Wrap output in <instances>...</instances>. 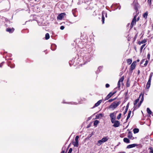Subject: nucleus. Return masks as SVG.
<instances>
[{"instance_id": "obj_1", "label": "nucleus", "mask_w": 153, "mask_h": 153, "mask_svg": "<svg viewBox=\"0 0 153 153\" xmlns=\"http://www.w3.org/2000/svg\"><path fill=\"white\" fill-rule=\"evenodd\" d=\"M93 53L91 52L89 53H88L84 56L83 59L84 60H86V61L89 62L93 56Z\"/></svg>"}, {"instance_id": "obj_2", "label": "nucleus", "mask_w": 153, "mask_h": 153, "mask_svg": "<svg viewBox=\"0 0 153 153\" xmlns=\"http://www.w3.org/2000/svg\"><path fill=\"white\" fill-rule=\"evenodd\" d=\"M120 103V101H114L111 103L109 106V108H111L112 110H114L115 108L117 107Z\"/></svg>"}, {"instance_id": "obj_3", "label": "nucleus", "mask_w": 153, "mask_h": 153, "mask_svg": "<svg viewBox=\"0 0 153 153\" xmlns=\"http://www.w3.org/2000/svg\"><path fill=\"white\" fill-rule=\"evenodd\" d=\"M117 111H114L113 113H110V117L111 118V123H113L114 120H115L116 118V115Z\"/></svg>"}, {"instance_id": "obj_4", "label": "nucleus", "mask_w": 153, "mask_h": 153, "mask_svg": "<svg viewBox=\"0 0 153 153\" xmlns=\"http://www.w3.org/2000/svg\"><path fill=\"white\" fill-rule=\"evenodd\" d=\"M114 123V124L113 125V126L115 127H117L119 126L120 125V122L118 120H114L113 122V123Z\"/></svg>"}, {"instance_id": "obj_5", "label": "nucleus", "mask_w": 153, "mask_h": 153, "mask_svg": "<svg viewBox=\"0 0 153 153\" xmlns=\"http://www.w3.org/2000/svg\"><path fill=\"white\" fill-rule=\"evenodd\" d=\"M136 15H135L133 19L132 22L130 25V28H131L133 26V25L136 24Z\"/></svg>"}, {"instance_id": "obj_6", "label": "nucleus", "mask_w": 153, "mask_h": 153, "mask_svg": "<svg viewBox=\"0 0 153 153\" xmlns=\"http://www.w3.org/2000/svg\"><path fill=\"white\" fill-rule=\"evenodd\" d=\"M65 15V13H62L58 15L57 17V19L61 20Z\"/></svg>"}, {"instance_id": "obj_7", "label": "nucleus", "mask_w": 153, "mask_h": 153, "mask_svg": "<svg viewBox=\"0 0 153 153\" xmlns=\"http://www.w3.org/2000/svg\"><path fill=\"white\" fill-rule=\"evenodd\" d=\"M128 137L131 140H133L134 139V137L132 136V132L129 131L128 132Z\"/></svg>"}, {"instance_id": "obj_8", "label": "nucleus", "mask_w": 153, "mask_h": 153, "mask_svg": "<svg viewBox=\"0 0 153 153\" xmlns=\"http://www.w3.org/2000/svg\"><path fill=\"white\" fill-rule=\"evenodd\" d=\"M132 4L134 6V9L137 10H138V4L135 1H134Z\"/></svg>"}, {"instance_id": "obj_9", "label": "nucleus", "mask_w": 153, "mask_h": 153, "mask_svg": "<svg viewBox=\"0 0 153 153\" xmlns=\"http://www.w3.org/2000/svg\"><path fill=\"white\" fill-rule=\"evenodd\" d=\"M102 100H100L99 101H98L93 106V108H94L95 107H97L98 106H99L100 104V103L102 102Z\"/></svg>"}, {"instance_id": "obj_10", "label": "nucleus", "mask_w": 153, "mask_h": 153, "mask_svg": "<svg viewBox=\"0 0 153 153\" xmlns=\"http://www.w3.org/2000/svg\"><path fill=\"white\" fill-rule=\"evenodd\" d=\"M151 80L149 79L146 85V88L147 89H149L150 86L151 82Z\"/></svg>"}, {"instance_id": "obj_11", "label": "nucleus", "mask_w": 153, "mask_h": 153, "mask_svg": "<svg viewBox=\"0 0 153 153\" xmlns=\"http://www.w3.org/2000/svg\"><path fill=\"white\" fill-rule=\"evenodd\" d=\"M137 146V144H130L128 145L127 147V149H130L135 147Z\"/></svg>"}, {"instance_id": "obj_12", "label": "nucleus", "mask_w": 153, "mask_h": 153, "mask_svg": "<svg viewBox=\"0 0 153 153\" xmlns=\"http://www.w3.org/2000/svg\"><path fill=\"white\" fill-rule=\"evenodd\" d=\"M103 116V115L102 114H97L96 116V119H99V118H100Z\"/></svg>"}, {"instance_id": "obj_13", "label": "nucleus", "mask_w": 153, "mask_h": 153, "mask_svg": "<svg viewBox=\"0 0 153 153\" xmlns=\"http://www.w3.org/2000/svg\"><path fill=\"white\" fill-rule=\"evenodd\" d=\"M111 92H110L105 97V100H108L112 96L111 95Z\"/></svg>"}, {"instance_id": "obj_14", "label": "nucleus", "mask_w": 153, "mask_h": 153, "mask_svg": "<svg viewBox=\"0 0 153 153\" xmlns=\"http://www.w3.org/2000/svg\"><path fill=\"white\" fill-rule=\"evenodd\" d=\"M14 30V29L13 28L12 29L10 28H7L6 29V31L9 32L10 33H12Z\"/></svg>"}, {"instance_id": "obj_15", "label": "nucleus", "mask_w": 153, "mask_h": 153, "mask_svg": "<svg viewBox=\"0 0 153 153\" xmlns=\"http://www.w3.org/2000/svg\"><path fill=\"white\" fill-rule=\"evenodd\" d=\"M72 144L74 146L77 147L78 146V141H73L72 143Z\"/></svg>"}, {"instance_id": "obj_16", "label": "nucleus", "mask_w": 153, "mask_h": 153, "mask_svg": "<svg viewBox=\"0 0 153 153\" xmlns=\"http://www.w3.org/2000/svg\"><path fill=\"white\" fill-rule=\"evenodd\" d=\"M136 65H134V64H132L130 66V70L131 71H133L135 68L136 67Z\"/></svg>"}, {"instance_id": "obj_17", "label": "nucleus", "mask_w": 153, "mask_h": 153, "mask_svg": "<svg viewBox=\"0 0 153 153\" xmlns=\"http://www.w3.org/2000/svg\"><path fill=\"white\" fill-rule=\"evenodd\" d=\"M123 141L125 143H130V140H129L127 138H124L123 139Z\"/></svg>"}, {"instance_id": "obj_18", "label": "nucleus", "mask_w": 153, "mask_h": 153, "mask_svg": "<svg viewBox=\"0 0 153 153\" xmlns=\"http://www.w3.org/2000/svg\"><path fill=\"white\" fill-rule=\"evenodd\" d=\"M128 106H129V103H128L127 104V106H126V108L125 110V111L123 112V114L124 115H125L127 111H128Z\"/></svg>"}, {"instance_id": "obj_19", "label": "nucleus", "mask_w": 153, "mask_h": 153, "mask_svg": "<svg viewBox=\"0 0 153 153\" xmlns=\"http://www.w3.org/2000/svg\"><path fill=\"white\" fill-rule=\"evenodd\" d=\"M51 49L53 51H54L56 49V45L55 44H52L51 45Z\"/></svg>"}, {"instance_id": "obj_20", "label": "nucleus", "mask_w": 153, "mask_h": 153, "mask_svg": "<svg viewBox=\"0 0 153 153\" xmlns=\"http://www.w3.org/2000/svg\"><path fill=\"white\" fill-rule=\"evenodd\" d=\"M132 62V60L131 59H129L127 60V62L128 65L131 64Z\"/></svg>"}, {"instance_id": "obj_21", "label": "nucleus", "mask_w": 153, "mask_h": 153, "mask_svg": "<svg viewBox=\"0 0 153 153\" xmlns=\"http://www.w3.org/2000/svg\"><path fill=\"white\" fill-rule=\"evenodd\" d=\"M146 39H144L141 42L139 41L138 42V43L139 45H140L142 44H143L146 43Z\"/></svg>"}, {"instance_id": "obj_22", "label": "nucleus", "mask_w": 153, "mask_h": 153, "mask_svg": "<svg viewBox=\"0 0 153 153\" xmlns=\"http://www.w3.org/2000/svg\"><path fill=\"white\" fill-rule=\"evenodd\" d=\"M103 143V142L102 141V140H99L98 142V143H97V145L98 146H100L101 144H102Z\"/></svg>"}, {"instance_id": "obj_23", "label": "nucleus", "mask_w": 153, "mask_h": 153, "mask_svg": "<svg viewBox=\"0 0 153 153\" xmlns=\"http://www.w3.org/2000/svg\"><path fill=\"white\" fill-rule=\"evenodd\" d=\"M143 96H144V95L142 94H141L139 96V99L140 97H141V99H140V101H143Z\"/></svg>"}, {"instance_id": "obj_24", "label": "nucleus", "mask_w": 153, "mask_h": 153, "mask_svg": "<svg viewBox=\"0 0 153 153\" xmlns=\"http://www.w3.org/2000/svg\"><path fill=\"white\" fill-rule=\"evenodd\" d=\"M139 131V129L137 128H134L133 129V132L134 134L137 133Z\"/></svg>"}, {"instance_id": "obj_25", "label": "nucleus", "mask_w": 153, "mask_h": 153, "mask_svg": "<svg viewBox=\"0 0 153 153\" xmlns=\"http://www.w3.org/2000/svg\"><path fill=\"white\" fill-rule=\"evenodd\" d=\"M50 38V35L48 33H47L45 34V39L46 40H48Z\"/></svg>"}, {"instance_id": "obj_26", "label": "nucleus", "mask_w": 153, "mask_h": 153, "mask_svg": "<svg viewBox=\"0 0 153 153\" xmlns=\"http://www.w3.org/2000/svg\"><path fill=\"white\" fill-rule=\"evenodd\" d=\"M99 123V121L97 120H95L94 121V125L95 126H97V125Z\"/></svg>"}, {"instance_id": "obj_27", "label": "nucleus", "mask_w": 153, "mask_h": 153, "mask_svg": "<svg viewBox=\"0 0 153 153\" xmlns=\"http://www.w3.org/2000/svg\"><path fill=\"white\" fill-rule=\"evenodd\" d=\"M148 15V12H146L144 13L143 15V17L145 18V19H146L147 18Z\"/></svg>"}, {"instance_id": "obj_28", "label": "nucleus", "mask_w": 153, "mask_h": 153, "mask_svg": "<svg viewBox=\"0 0 153 153\" xmlns=\"http://www.w3.org/2000/svg\"><path fill=\"white\" fill-rule=\"evenodd\" d=\"M147 111L149 114H151L152 113L151 111L149 108H147Z\"/></svg>"}, {"instance_id": "obj_29", "label": "nucleus", "mask_w": 153, "mask_h": 153, "mask_svg": "<svg viewBox=\"0 0 153 153\" xmlns=\"http://www.w3.org/2000/svg\"><path fill=\"white\" fill-rule=\"evenodd\" d=\"M101 140L103 142V143H104L107 141L108 140V139H107V138L106 137H105L102 138Z\"/></svg>"}, {"instance_id": "obj_30", "label": "nucleus", "mask_w": 153, "mask_h": 153, "mask_svg": "<svg viewBox=\"0 0 153 153\" xmlns=\"http://www.w3.org/2000/svg\"><path fill=\"white\" fill-rule=\"evenodd\" d=\"M8 66H10L11 68H13L15 67V65L14 64H9Z\"/></svg>"}, {"instance_id": "obj_31", "label": "nucleus", "mask_w": 153, "mask_h": 153, "mask_svg": "<svg viewBox=\"0 0 153 153\" xmlns=\"http://www.w3.org/2000/svg\"><path fill=\"white\" fill-rule=\"evenodd\" d=\"M149 149L150 150L149 153H153V149L152 147H149Z\"/></svg>"}, {"instance_id": "obj_32", "label": "nucleus", "mask_w": 153, "mask_h": 153, "mask_svg": "<svg viewBox=\"0 0 153 153\" xmlns=\"http://www.w3.org/2000/svg\"><path fill=\"white\" fill-rule=\"evenodd\" d=\"M93 134V132L91 134H89L87 137V139H89L90 138Z\"/></svg>"}, {"instance_id": "obj_33", "label": "nucleus", "mask_w": 153, "mask_h": 153, "mask_svg": "<svg viewBox=\"0 0 153 153\" xmlns=\"http://www.w3.org/2000/svg\"><path fill=\"white\" fill-rule=\"evenodd\" d=\"M131 112V111H129L128 115L127 117V119H128L130 118Z\"/></svg>"}, {"instance_id": "obj_34", "label": "nucleus", "mask_w": 153, "mask_h": 153, "mask_svg": "<svg viewBox=\"0 0 153 153\" xmlns=\"http://www.w3.org/2000/svg\"><path fill=\"white\" fill-rule=\"evenodd\" d=\"M124 79V76H123L119 80V81L120 82H122L123 81Z\"/></svg>"}, {"instance_id": "obj_35", "label": "nucleus", "mask_w": 153, "mask_h": 153, "mask_svg": "<svg viewBox=\"0 0 153 153\" xmlns=\"http://www.w3.org/2000/svg\"><path fill=\"white\" fill-rule=\"evenodd\" d=\"M153 72H151L150 73L149 79L151 80L152 78V76H153Z\"/></svg>"}, {"instance_id": "obj_36", "label": "nucleus", "mask_w": 153, "mask_h": 153, "mask_svg": "<svg viewBox=\"0 0 153 153\" xmlns=\"http://www.w3.org/2000/svg\"><path fill=\"white\" fill-rule=\"evenodd\" d=\"M121 115H122V114L121 113H120L118 115V116H117V120H119L120 118Z\"/></svg>"}, {"instance_id": "obj_37", "label": "nucleus", "mask_w": 153, "mask_h": 153, "mask_svg": "<svg viewBox=\"0 0 153 153\" xmlns=\"http://www.w3.org/2000/svg\"><path fill=\"white\" fill-rule=\"evenodd\" d=\"M126 85L127 87H129L130 86V84L128 82V80H127L126 83Z\"/></svg>"}, {"instance_id": "obj_38", "label": "nucleus", "mask_w": 153, "mask_h": 153, "mask_svg": "<svg viewBox=\"0 0 153 153\" xmlns=\"http://www.w3.org/2000/svg\"><path fill=\"white\" fill-rule=\"evenodd\" d=\"M107 13L106 12L104 11H102V16H103L104 17V16L105 15V14H106Z\"/></svg>"}, {"instance_id": "obj_39", "label": "nucleus", "mask_w": 153, "mask_h": 153, "mask_svg": "<svg viewBox=\"0 0 153 153\" xmlns=\"http://www.w3.org/2000/svg\"><path fill=\"white\" fill-rule=\"evenodd\" d=\"M105 18L104 16H102V23L103 24L104 23Z\"/></svg>"}, {"instance_id": "obj_40", "label": "nucleus", "mask_w": 153, "mask_h": 153, "mask_svg": "<svg viewBox=\"0 0 153 153\" xmlns=\"http://www.w3.org/2000/svg\"><path fill=\"white\" fill-rule=\"evenodd\" d=\"M149 60H146L145 62V63L144 64V66L146 67L147 66L149 61Z\"/></svg>"}, {"instance_id": "obj_41", "label": "nucleus", "mask_w": 153, "mask_h": 153, "mask_svg": "<svg viewBox=\"0 0 153 153\" xmlns=\"http://www.w3.org/2000/svg\"><path fill=\"white\" fill-rule=\"evenodd\" d=\"M116 98H115L113 99H110L108 101V102H112V101H113V100H115L116 99Z\"/></svg>"}, {"instance_id": "obj_42", "label": "nucleus", "mask_w": 153, "mask_h": 153, "mask_svg": "<svg viewBox=\"0 0 153 153\" xmlns=\"http://www.w3.org/2000/svg\"><path fill=\"white\" fill-rule=\"evenodd\" d=\"M145 44H143V45L140 47V51H141L143 49V48L145 47Z\"/></svg>"}, {"instance_id": "obj_43", "label": "nucleus", "mask_w": 153, "mask_h": 153, "mask_svg": "<svg viewBox=\"0 0 153 153\" xmlns=\"http://www.w3.org/2000/svg\"><path fill=\"white\" fill-rule=\"evenodd\" d=\"M79 138V136H76L75 138V140L76 141H78V139Z\"/></svg>"}, {"instance_id": "obj_44", "label": "nucleus", "mask_w": 153, "mask_h": 153, "mask_svg": "<svg viewBox=\"0 0 153 153\" xmlns=\"http://www.w3.org/2000/svg\"><path fill=\"white\" fill-rule=\"evenodd\" d=\"M150 54L149 53L148 54L147 56V57L149 61L150 60Z\"/></svg>"}, {"instance_id": "obj_45", "label": "nucleus", "mask_w": 153, "mask_h": 153, "mask_svg": "<svg viewBox=\"0 0 153 153\" xmlns=\"http://www.w3.org/2000/svg\"><path fill=\"white\" fill-rule=\"evenodd\" d=\"M72 148H70L69 151H68V153H71V152H72Z\"/></svg>"}, {"instance_id": "obj_46", "label": "nucleus", "mask_w": 153, "mask_h": 153, "mask_svg": "<svg viewBox=\"0 0 153 153\" xmlns=\"http://www.w3.org/2000/svg\"><path fill=\"white\" fill-rule=\"evenodd\" d=\"M139 108V107H138V106L137 107V106L136 105H134V110L137 109V108Z\"/></svg>"}, {"instance_id": "obj_47", "label": "nucleus", "mask_w": 153, "mask_h": 153, "mask_svg": "<svg viewBox=\"0 0 153 153\" xmlns=\"http://www.w3.org/2000/svg\"><path fill=\"white\" fill-rule=\"evenodd\" d=\"M117 85H118V87L119 88H120V82L118 81V83H117Z\"/></svg>"}, {"instance_id": "obj_48", "label": "nucleus", "mask_w": 153, "mask_h": 153, "mask_svg": "<svg viewBox=\"0 0 153 153\" xmlns=\"http://www.w3.org/2000/svg\"><path fill=\"white\" fill-rule=\"evenodd\" d=\"M109 86H110V85L108 84L107 83V84H106L105 87L106 88H108L109 87Z\"/></svg>"}, {"instance_id": "obj_49", "label": "nucleus", "mask_w": 153, "mask_h": 153, "mask_svg": "<svg viewBox=\"0 0 153 153\" xmlns=\"http://www.w3.org/2000/svg\"><path fill=\"white\" fill-rule=\"evenodd\" d=\"M64 27L63 26H62L60 27V29L61 30H63L64 29Z\"/></svg>"}, {"instance_id": "obj_50", "label": "nucleus", "mask_w": 153, "mask_h": 153, "mask_svg": "<svg viewBox=\"0 0 153 153\" xmlns=\"http://www.w3.org/2000/svg\"><path fill=\"white\" fill-rule=\"evenodd\" d=\"M139 100H140V99H139V98H138L136 100L135 102L137 103L139 102Z\"/></svg>"}, {"instance_id": "obj_51", "label": "nucleus", "mask_w": 153, "mask_h": 153, "mask_svg": "<svg viewBox=\"0 0 153 153\" xmlns=\"http://www.w3.org/2000/svg\"><path fill=\"white\" fill-rule=\"evenodd\" d=\"M145 59H142L141 61V62H140V64H143V62L144 61H145Z\"/></svg>"}, {"instance_id": "obj_52", "label": "nucleus", "mask_w": 153, "mask_h": 153, "mask_svg": "<svg viewBox=\"0 0 153 153\" xmlns=\"http://www.w3.org/2000/svg\"><path fill=\"white\" fill-rule=\"evenodd\" d=\"M141 105V104H140V103H139L138 104V107H140V106Z\"/></svg>"}, {"instance_id": "obj_53", "label": "nucleus", "mask_w": 153, "mask_h": 153, "mask_svg": "<svg viewBox=\"0 0 153 153\" xmlns=\"http://www.w3.org/2000/svg\"><path fill=\"white\" fill-rule=\"evenodd\" d=\"M72 12H73V15H74V17H76V16H76V15L74 14V12L73 11H72Z\"/></svg>"}, {"instance_id": "obj_54", "label": "nucleus", "mask_w": 153, "mask_h": 153, "mask_svg": "<svg viewBox=\"0 0 153 153\" xmlns=\"http://www.w3.org/2000/svg\"><path fill=\"white\" fill-rule=\"evenodd\" d=\"M136 61H135L133 62L132 63V64H134V65H136Z\"/></svg>"}, {"instance_id": "obj_55", "label": "nucleus", "mask_w": 153, "mask_h": 153, "mask_svg": "<svg viewBox=\"0 0 153 153\" xmlns=\"http://www.w3.org/2000/svg\"><path fill=\"white\" fill-rule=\"evenodd\" d=\"M102 67H101V66H100L99 67V68H98V70H100V69H102Z\"/></svg>"}, {"instance_id": "obj_56", "label": "nucleus", "mask_w": 153, "mask_h": 153, "mask_svg": "<svg viewBox=\"0 0 153 153\" xmlns=\"http://www.w3.org/2000/svg\"><path fill=\"white\" fill-rule=\"evenodd\" d=\"M116 93V91H115V92H114L113 93H111V95H114L115 93Z\"/></svg>"}, {"instance_id": "obj_57", "label": "nucleus", "mask_w": 153, "mask_h": 153, "mask_svg": "<svg viewBox=\"0 0 153 153\" xmlns=\"http://www.w3.org/2000/svg\"><path fill=\"white\" fill-rule=\"evenodd\" d=\"M137 103L136 102H134V105H136L137 104Z\"/></svg>"}, {"instance_id": "obj_58", "label": "nucleus", "mask_w": 153, "mask_h": 153, "mask_svg": "<svg viewBox=\"0 0 153 153\" xmlns=\"http://www.w3.org/2000/svg\"><path fill=\"white\" fill-rule=\"evenodd\" d=\"M2 65H3V63H1L0 64V67H1V66H2Z\"/></svg>"}, {"instance_id": "obj_59", "label": "nucleus", "mask_w": 153, "mask_h": 153, "mask_svg": "<svg viewBox=\"0 0 153 153\" xmlns=\"http://www.w3.org/2000/svg\"><path fill=\"white\" fill-rule=\"evenodd\" d=\"M65 151H62L60 153H64Z\"/></svg>"}, {"instance_id": "obj_60", "label": "nucleus", "mask_w": 153, "mask_h": 153, "mask_svg": "<svg viewBox=\"0 0 153 153\" xmlns=\"http://www.w3.org/2000/svg\"><path fill=\"white\" fill-rule=\"evenodd\" d=\"M136 61V62H138L140 61V60L139 59H137Z\"/></svg>"}, {"instance_id": "obj_61", "label": "nucleus", "mask_w": 153, "mask_h": 153, "mask_svg": "<svg viewBox=\"0 0 153 153\" xmlns=\"http://www.w3.org/2000/svg\"><path fill=\"white\" fill-rule=\"evenodd\" d=\"M139 19V18L138 17L137 19V21H138Z\"/></svg>"}, {"instance_id": "obj_62", "label": "nucleus", "mask_w": 153, "mask_h": 153, "mask_svg": "<svg viewBox=\"0 0 153 153\" xmlns=\"http://www.w3.org/2000/svg\"><path fill=\"white\" fill-rule=\"evenodd\" d=\"M143 101H141L140 100V102L139 103H140V104H141L143 102Z\"/></svg>"}, {"instance_id": "obj_63", "label": "nucleus", "mask_w": 153, "mask_h": 153, "mask_svg": "<svg viewBox=\"0 0 153 153\" xmlns=\"http://www.w3.org/2000/svg\"><path fill=\"white\" fill-rule=\"evenodd\" d=\"M140 73V70H139L138 71V74H139Z\"/></svg>"}, {"instance_id": "obj_64", "label": "nucleus", "mask_w": 153, "mask_h": 153, "mask_svg": "<svg viewBox=\"0 0 153 153\" xmlns=\"http://www.w3.org/2000/svg\"><path fill=\"white\" fill-rule=\"evenodd\" d=\"M105 16L106 17H107V13H106V14H105Z\"/></svg>"}]
</instances>
